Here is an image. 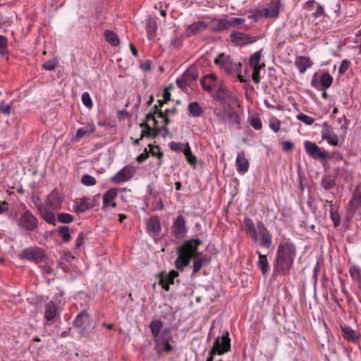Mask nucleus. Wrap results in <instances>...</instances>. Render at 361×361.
Wrapping results in <instances>:
<instances>
[{
    "mask_svg": "<svg viewBox=\"0 0 361 361\" xmlns=\"http://www.w3.org/2000/svg\"><path fill=\"white\" fill-rule=\"evenodd\" d=\"M185 145L180 143V142H171L169 143V147L171 150L174 152H183L184 150Z\"/></svg>",
    "mask_w": 361,
    "mask_h": 361,
    "instance_id": "680f3d73",
    "label": "nucleus"
},
{
    "mask_svg": "<svg viewBox=\"0 0 361 361\" xmlns=\"http://www.w3.org/2000/svg\"><path fill=\"white\" fill-rule=\"evenodd\" d=\"M295 63L301 74L304 73L307 69L310 68L313 64L311 59L307 56H298L296 59Z\"/></svg>",
    "mask_w": 361,
    "mask_h": 361,
    "instance_id": "cd10ccee",
    "label": "nucleus"
},
{
    "mask_svg": "<svg viewBox=\"0 0 361 361\" xmlns=\"http://www.w3.org/2000/svg\"><path fill=\"white\" fill-rule=\"evenodd\" d=\"M341 331L343 333V338L348 341H352L355 343H358L360 340V335L351 327L347 325L341 326Z\"/></svg>",
    "mask_w": 361,
    "mask_h": 361,
    "instance_id": "412c9836",
    "label": "nucleus"
},
{
    "mask_svg": "<svg viewBox=\"0 0 361 361\" xmlns=\"http://www.w3.org/2000/svg\"><path fill=\"white\" fill-rule=\"evenodd\" d=\"M207 28V24L204 21H195L187 26L184 32L185 36L188 38L191 37L203 32Z\"/></svg>",
    "mask_w": 361,
    "mask_h": 361,
    "instance_id": "dca6fc26",
    "label": "nucleus"
},
{
    "mask_svg": "<svg viewBox=\"0 0 361 361\" xmlns=\"http://www.w3.org/2000/svg\"><path fill=\"white\" fill-rule=\"evenodd\" d=\"M333 82V77L329 73H324L320 78L322 90H326L331 87Z\"/></svg>",
    "mask_w": 361,
    "mask_h": 361,
    "instance_id": "c03bdc74",
    "label": "nucleus"
},
{
    "mask_svg": "<svg viewBox=\"0 0 361 361\" xmlns=\"http://www.w3.org/2000/svg\"><path fill=\"white\" fill-rule=\"evenodd\" d=\"M282 8L281 0H270L267 7L261 11L265 18H277Z\"/></svg>",
    "mask_w": 361,
    "mask_h": 361,
    "instance_id": "4468645a",
    "label": "nucleus"
},
{
    "mask_svg": "<svg viewBox=\"0 0 361 361\" xmlns=\"http://www.w3.org/2000/svg\"><path fill=\"white\" fill-rule=\"evenodd\" d=\"M177 86L180 88L182 90H187L188 86L190 85L189 83L186 81V80L181 75L176 80Z\"/></svg>",
    "mask_w": 361,
    "mask_h": 361,
    "instance_id": "e2e57ef3",
    "label": "nucleus"
},
{
    "mask_svg": "<svg viewBox=\"0 0 361 361\" xmlns=\"http://www.w3.org/2000/svg\"><path fill=\"white\" fill-rule=\"evenodd\" d=\"M95 131L94 123H87L82 128L78 129L75 135L76 140H80L85 135H90Z\"/></svg>",
    "mask_w": 361,
    "mask_h": 361,
    "instance_id": "72a5a7b5",
    "label": "nucleus"
},
{
    "mask_svg": "<svg viewBox=\"0 0 361 361\" xmlns=\"http://www.w3.org/2000/svg\"><path fill=\"white\" fill-rule=\"evenodd\" d=\"M41 216L42 219L47 222L48 224L55 225L56 224V218L52 212L53 210H51L47 207H44V204H38L37 206Z\"/></svg>",
    "mask_w": 361,
    "mask_h": 361,
    "instance_id": "b1692460",
    "label": "nucleus"
},
{
    "mask_svg": "<svg viewBox=\"0 0 361 361\" xmlns=\"http://www.w3.org/2000/svg\"><path fill=\"white\" fill-rule=\"evenodd\" d=\"M59 307L54 301H49L44 305V317L47 322L45 325H49V322H54L60 317Z\"/></svg>",
    "mask_w": 361,
    "mask_h": 361,
    "instance_id": "f8f14e48",
    "label": "nucleus"
},
{
    "mask_svg": "<svg viewBox=\"0 0 361 361\" xmlns=\"http://www.w3.org/2000/svg\"><path fill=\"white\" fill-rule=\"evenodd\" d=\"M214 64L226 73L228 75H233L235 72H242L241 62H235L230 55L221 53L214 60Z\"/></svg>",
    "mask_w": 361,
    "mask_h": 361,
    "instance_id": "20e7f679",
    "label": "nucleus"
},
{
    "mask_svg": "<svg viewBox=\"0 0 361 361\" xmlns=\"http://www.w3.org/2000/svg\"><path fill=\"white\" fill-rule=\"evenodd\" d=\"M163 326V323L160 319L153 320L149 324V328L154 337H159V333Z\"/></svg>",
    "mask_w": 361,
    "mask_h": 361,
    "instance_id": "37998d69",
    "label": "nucleus"
},
{
    "mask_svg": "<svg viewBox=\"0 0 361 361\" xmlns=\"http://www.w3.org/2000/svg\"><path fill=\"white\" fill-rule=\"evenodd\" d=\"M177 114V108L173 106L171 109H165L163 111H159V115L157 116V118H160L162 119L163 126H166L170 123L171 121L169 119V116L172 114Z\"/></svg>",
    "mask_w": 361,
    "mask_h": 361,
    "instance_id": "473e14b6",
    "label": "nucleus"
},
{
    "mask_svg": "<svg viewBox=\"0 0 361 361\" xmlns=\"http://www.w3.org/2000/svg\"><path fill=\"white\" fill-rule=\"evenodd\" d=\"M135 171L136 169L134 166L127 165L112 176L111 180L117 184L128 181L133 178Z\"/></svg>",
    "mask_w": 361,
    "mask_h": 361,
    "instance_id": "9b49d317",
    "label": "nucleus"
},
{
    "mask_svg": "<svg viewBox=\"0 0 361 361\" xmlns=\"http://www.w3.org/2000/svg\"><path fill=\"white\" fill-rule=\"evenodd\" d=\"M156 126H158V121L157 117L154 115V112H148L146 114L145 121L140 124V126L142 130L148 129Z\"/></svg>",
    "mask_w": 361,
    "mask_h": 361,
    "instance_id": "2f4dec72",
    "label": "nucleus"
},
{
    "mask_svg": "<svg viewBox=\"0 0 361 361\" xmlns=\"http://www.w3.org/2000/svg\"><path fill=\"white\" fill-rule=\"evenodd\" d=\"M179 276V274L177 271L171 270L166 276L161 277L159 284L162 287L164 290L166 291H169L170 289V285L174 283V279Z\"/></svg>",
    "mask_w": 361,
    "mask_h": 361,
    "instance_id": "4be33fe9",
    "label": "nucleus"
},
{
    "mask_svg": "<svg viewBox=\"0 0 361 361\" xmlns=\"http://www.w3.org/2000/svg\"><path fill=\"white\" fill-rule=\"evenodd\" d=\"M105 39L112 46H118L120 44L119 38L116 33L111 30H106L104 32Z\"/></svg>",
    "mask_w": 361,
    "mask_h": 361,
    "instance_id": "ea45409f",
    "label": "nucleus"
},
{
    "mask_svg": "<svg viewBox=\"0 0 361 361\" xmlns=\"http://www.w3.org/2000/svg\"><path fill=\"white\" fill-rule=\"evenodd\" d=\"M228 20V28L229 27H238L241 24L244 23L245 19L243 18H231Z\"/></svg>",
    "mask_w": 361,
    "mask_h": 361,
    "instance_id": "5fc2aeb1",
    "label": "nucleus"
},
{
    "mask_svg": "<svg viewBox=\"0 0 361 361\" xmlns=\"http://www.w3.org/2000/svg\"><path fill=\"white\" fill-rule=\"evenodd\" d=\"M236 170L240 174H245L248 171L250 163L244 151L238 153L235 160Z\"/></svg>",
    "mask_w": 361,
    "mask_h": 361,
    "instance_id": "6ab92c4d",
    "label": "nucleus"
},
{
    "mask_svg": "<svg viewBox=\"0 0 361 361\" xmlns=\"http://www.w3.org/2000/svg\"><path fill=\"white\" fill-rule=\"evenodd\" d=\"M262 49L259 51H255L254 54H252L250 56V57L249 59V63L253 69L262 68V67L264 66V64L263 65L260 64V61H261V58H262Z\"/></svg>",
    "mask_w": 361,
    "mask_h": 361,
    "instance_id": "f704fd0d",
    "label": "nucleus"
},
{
    "mask_svg": "<svg viewBox=\"0 0 361 361\" xmlns=\"http://www.w3.org/2000/svg\"><path fill=\"white\" fill-rule=\"evenodd\" d=\"M8 39L4 35H0V54L5 56L8 54Z\"/></svg>",
    "mask_w": 361,
    "mask_h": 361,
    "instance_id": "603ef678",
    "label": "nucleus"
},
{
    "mask_svg": "<svg viewBox=\"0 0 361 361\" xmlns=\"http://www.w3.org/2000/svg\"><path fill=\"white\" fill-rule=\"evenodd\" d=\"M256 253L258 255L257 267L260 269L262 274L266 276L269 269V264L266 255H262L259 251L257 250Z\"/></svg>",
    "mask_w": 361,
    "mask_h": 361,
    "instance_id": "c756f323",
    "label": "nucleus"
},
{
    "mask_svg": "<svg viewBox=\"0 0 361 361\" xmlns=\"http://www.w3.org/2000/svg\"><path fill=\"white\" fill-rule=\"evenodd\" d=\"M250 124L255 130H260L262 126L261 119L257 116H252L250 118Z\"/></svg>",
    "mask_w": 361,
    "mask_h": 361,
    "instance_id": "bf43d9fd",
    "label": "nucleus"
},
{
    "mask_svg": "<svg viewBox=\"0 0 361 361\" xmlns=\"http://www.w3.org/2000/svg\"><path fill=\"white\" fill-rule=\"evenodd\" d=\"M202 243V240L197 239H190L185 241L177 248L178 257L175 261L176 268L183 271L188 267L193 258H196L198 255V247Z\"/></svg>",
    "mask_w": 361,
    "mask_h": 361,
    "instance_id": "7ed1b4c3",
    "label": "nucleus"
},
{
    "mask_svg": "<svg viewBox=\"0 0 361 361\" xmlns=\"http://www.w3.org/2000/svg\"><path fill=\"white\" fill-rule=\"evenodd\" d=\"M326 202L330 204V217L334 222V226L337 227L340 225L341 223L340 215L338 212L334 210L333 204L331 201L326 200Z\"/></svg>",
    "mask_w": 361,
    "mask_h": 361,
    "instance_id": "09e8293b",
    "label": "nucleus"
},
{
    "mask_svg": "<svg viewBox=\"0 0 361 361\" xmlns=\"http://www.w3.org/2000/svg\"><path fill=\"white\" fill-rule=\"evenodd\" d=\"M12 105L1 104L0 105V112L4 115H9L11 112Z\"/></svg>",
    "mask_w": 361,
    "mask_h": 361,
    "instance_id": "338daca9",
    "label": "nucleus"
},
{
    "mask_svg": "<svg viewBox=\"0 0 361 361\" xmlns=\"http://www.w3.org/2000/svg\"><path fill=\"white\" fill-rule=\"evenodd\" d=\"M207 261L206 257L196 258L193 262L192 275L197 274L202 267L203 264Z\"/></svg>",
    "mask_w": 361,
    "mask_h": 361,
    "instance_id": "3c124183",
    "label": "nucleus"
},
{
    "mask_svg": "<svg viewBox=\"0 0 361 361\" xmlns=\"http://www.w3.org/2000/svg\"><path fill=\"white\" fill-rule=\"evenodd\" d=\"M350 65V61L347 59H344L341 61V66L338 68V73L340 75L344 74L348 70Z\"/></svg>",
    "mask_w": 361,
    "mask_h": 361,
    "instance_id": "0e129e2a",
    "label": "nucleus"
},
{
    "mask_svg": "<svg viewBox=\"0 0 361 361\" xmlns=\"http://www.w3.org/2000/svg\"><path fill=\"white\" fill-rule=\"evenodd\" d=\"M88 315L85 311L79 313L75 318L73 325L75 327H82L87 320Z\"/></svg>",
    "mask_w": 361,
    "mask_h": 361,
    "instance_id": "a18cd8bd",
    "label": "nucleus"
},
{
    "mask_svg": "<svg viewBox=\"0 0 361 361\" xmlns=\"http://www.w3.org/2000/svg\"><path fill=\"white\" fill-rule=\"evenodd\" d=\"M45 257L44 251L38 247H30L23 250L19 254V258L35 262H42Z\"/></svg>",
    "mask_w": 361,
    "mask_h": 361,
    "instance_id": "423d86ee",
    "label": "nucleus"
},
{
    "mask_svg": "<svg viewBox=\"0 0 361 361\" xmlns=\"http://www.w3.org/2000/svg\"><path fill=\"white\" fill-rule=\"evenodd\" d=\"M243 222L245 231L252 242L264 248L270 247L272 244V235L262 222H258L255 226L253 221L249 217H245Z\"/></svg>",
    "mask_w": 361,
    "mask_h": 361,
    "instance_id": "f03ea898",
    "label": "nucleus"
},
{
    "mask_svg": "<svg viewBox=\"0 0 361 361\" xmlns=\"http://www.w3.org/2000/svg\"><path fill=\"white\" fill-rule=\"evenodd\" d=\"M59 235L65 242H69L71 239L69 228L66 226H61L57 228Z\"/></svg>",
    "mask_w": 361,
    "mask_h": 361,
    "instance_id": "8fccbe9b",
    "label": "nucleus"
},
{
    "mask_svg": "<svg viewBox=\"0 0 361 361\" xmlns=\"http://www.w3.org/2000/svg\"><path fill=\"white\" fill-rule=\"evenodd\" d=\"M147 230L152 235H158L161 231L159 219L157 217L149 218L147 221Z\"/></svg>",
    "mask_w": 361,
    "mask_h": 361,
    "instance_id": "c85d7f7f",
    "label": "nucleus"
},
{
    "mask_svg": "<svg viewBox=\"0 0 361 361\" xmlns=\"http://www.w3.org/2000/svg\"><path fill=\"white\" fill-rule=\"evenodd\" d=\"M182 75L189 85L195 81L198 78L197 69L194 67H190L183 73Z\"/></svg>",
    "mask_w": 361,
    "mask_h": 361,
    "instance_id": "4c0bfd02",
    "label": "nucleus"
},
{
    "mask_svg": "<svg viewBox=\"0 0 361 361\" xmlns=\"http://www.w3.org/2000/svg\"><path fill=\"white\" fill-rule=\"evenodd\" d=\"M296 246L290 238L282 237L279 241L274 262V274L289 275L296 257Z\"/></svg>",
    "mask_w": 361,
    "mask_h": 361,
    "instance_id": "f257e3e1",
    "label": "nucleus"
},
{
    "mask_svg": "<svg viewBox=\"0 0 361 361\" xmlns=\"http://www.w3.org/2000/svg\"><path fill=\"white\" fill-rule=\"evenodd\" d=\"M183 154L185 157V159L188 164H190L191 166H195L197 164V158L196 157L192 154L190 147L188 143L185 144Z\"/></svg>",
    "mask_w": 361,
    "mask_h": 361,
    "instance_id": "a19ab883",
    "label": "nucleus"
},
{
    "mask_svg": "<svg viewBox=\"0 0 361 361\" xmlns=\"http://www.w3.org/2000/svg\"><path fill=\"white\" fill-rule=\"evenodd\" d=\"M349 274L355 281L359 284H361V271L357 266H351L349 269Z\"/></svg>",
    "mask_w": 361,
    "mask_h": 361,
    "instance_id": "49530a36",
    "label": "nucleus"
},
{
    "mask_svg": "<svg viewBox=\"0 0 361 361\" xmlns=\"http://www.w3.org/2000/svg\"><path fill=\"white\" fill-rule=\"evenodd\" d=\"M188 111L192 116L199 117L203 114L204 110L197 102H194L189 104Z\"/></svg>",
    "mask_w": 361,
    "mask_h": 361,
    "instance_id": "79ce46f5",
    "label": "nucleus"
},
{
    "mask_svg": "<svg viewBox=\"0 0 361 361\" xmlns=\"http://www.w3.org/2000/svg\"><path fill=\"white\" fill-rule=\"evenodd\" d=\"M73 219V216L68 213H60L58 215V220L61 223L69 224L71 223Z\"/></svg>",
    "mask_w": 361,
    "mask_h": 361,
    "instance_id": "6e6d98bb",
    "label": "nucleus"
},
{
    "mask_svg": "<svg viewBox=\"0 0 361 361\" xmlns=\"http://www.w3.org/2000/svg\"><path fill=\"white\" fill-rule=\"evenodd\" d=\"M157 22L153 18H149L147 20L146 30L147 32V37L149 39L154 38L157 34Z\"/></svg>",
    "mask_w": 361,
    "mask_h": 361,
    "instance_id": "c9c22d12",
    "label": "nucleus"
},
{
    "mask_svg": "<svg viewBox=\"0 0 361 361\" xmlns=\"http://www.w3.org/2000/svg\"><path fill=\"white\" fill-rule=\"evenodd\" d=\"M166 333H169V330L164 329L159 337L154 338L155 350L159 355L163 353H169L173 350V346L169 343L172 337L171 335L166 336Z\"/></svg>",
    "mask_w": 361,
    "mask_h": 361,
    "instance_id": "6e6552de",
    "label": "nucleus"
},
{
    "mask_svg": "<svg viewBox=\"0 0 361 361\" xmlns=\"http://www.w3.org/2000/svg\"><path fill=\"white\" fill-rule=\"evenodd\" d=\"M18 226L27 231H33L38 226V220L30 211L26 209L20 214Z\"/></svg>",
    "mask_w": 361,
    "mask_h": 361,
    "instance_id": "39448f33",
    "label": "nucleus"
},
{
    "mask_svg": "<svg viewBox=\"0 0 361 361\" xmlns=\"http://www.w3.org/2000/svg\"><path fill=\"white\" fill-rule=\"evenodd\" d=\"M230 39L232 43L240 46L255 42V39H252L250 35L238 31L233 32L230 35Z\"/></svg>",
    "mask_w": 361,
    "mask_h": 361,
    "instance_id": "a211bd4d",
    "label": "nucleus"
},
{
    "mask_svg": "<svg viewBox=\"0 0 361 361\" xmlns=\"http://www.w3.org/2000/svg\"><path fill=\"white\" fill-rule=\"evenodd\" d=\"M228 29V20L221 18L216 20V25L212 28L214 32H219Z\"/></svg>",
    "mask_w": 361,
    "mask_h": 361,
    "instance_id": "de8ad7c7",
    "label": "nucleus"
},
{
    "mask_svg": "<svg viewBox=\"0 0 361 361\" xmlns=\"http://www.w3.org/2000/svg\"><path fill=\"white\" fill-rule=\"evenodd\" d=\"M336 185L334 177L331 175H325L322 177L321 181L322 187L325 190H330Z\"/></svg>",
    "mask_w": 361,
    "mask_h": 361,
    "instance_id": "58836bf2",
    "label": "nucleus"
},
{
    "mask_svg": "<svg viewBox=\"0 0 361 361\" xmlns=\"http://www.w3.org/2000/svg\"><path fill=\"white\" fill-rule=\"evenodd\" d=\"M82 104L87 108L90 109L93 106V102L91 99L90 94L87 92H85L82 94Z\"/></svg>",
    "mask_w": 361,
    "mask_h": 361,
    "instance_id": "4d7b16f0",
    "label": "nucleus"
},
{
    "mask_svg": "<svg viewBox=\"0 0 361 361\" xmlns=\"http://www.w3.org/2000/svg\"><path fill=\"white\" fill-rule=\"evenodd\" d=\"M169 133V130L166 126H152L148 129H143L142 130L140 140H142L143 138H156L159 135H161L162 137H165Z\"/></svg>",
    "mask_w": 361,
    "mask_h": 361,
    "instance_id": "ddd939ff",
    "label": "nucleus"
},
{
    "mask_svg": "<svg viewBox=\"0 0 361 361\" xmlns=\"http://www.w3.org/2000/svg\"><path fill=\"white\" fill-rule=\"evenodd\" d=\"M166 104L165 102H164V99H158L157 104H154L153 107L152 108L151 111L149 112H154V115L157 116L159 115V111H163L164 110L161 109L164 104Z\"/></svg>",
    "mask_w": 361,
    "mask_h": 361,
    "instance_id": "13d9d810",
    "label": "nucleus"
},
{
    "mask_svg": "<svg viewBox=\"0 0 361 361\" xmlns=\"http://www.w3.org/2000/svg\"><path fill=\"white\" fill-rule=\"evenodd\" d=\"M217 77L214 73H209L205 75L200 80L202 89L209 93L212 92V85H207V82L211 81L216 85Z\"/></svg>",
    "mask_w": 361,
    "mask_h": 361,
    "instance_id": "7c9ffc66",
    "label": "nucleus"
},
{
    "mask_svg": "<svg viewBox=\"0 0 361 361\" xmlns=\"http://www.w3.org/2000/svg\"><path fill=\"white\" fill-rule=\"evenodd\" d=\"M148 147L149 148L148 151L149 154L157 157L159 159L158 166H161L164 153L161 151L160 147L158 145H154L152 144H149Z\"/></svg>",
    "mask_w": 361,
    "mask_h": 361,
    "instance_id": "e433bc0d",
    "label": "nucleus"
},
{
    "mask_svg": "<svg viewBox=\"0 0 361 361\" xmlns=\"http://www.w3.org/2000/svg\"><path fill=\"white\" fill-rule=\"evenodd\" d=\"M62 203V198L61 197L59 192L54 190L47 196L44 207H47L51 210H58L61 208Z\"/></svg>",
    "mask_w": 361,
    "mask_h": 361,
    "instance_id": "f3484780",
    "label": "nucleus"
},
{
    "mask_svg": "<svg viewBox=\"0 0 361 361\" xmlns=\"http://www.w3.org/2000/svg\"><path fill=\"white\" fill-rule=\"evenodd\" d=\"M324 128L322 130V138L327 141V142L333 146H337L338 145V137L331 129L330 126L327 123L323 124Z\"/></svg>",
    "mask_w": 361,
    "mask_h": 361,
    "instance_id": "aec40b11",
    "label": "nucleus"
},
{
    "mask_svg": "<svg viewBox=\"0 0 361 361\" xmlns=\"http://www.w3.org/2000/svg\"><path fill=\"white\" fill-rule=\"evenodd\" d=\"M297 118L307 125H312L314 121L313 118L304 114H298Z\"/></svg>",
    "mask_w": 361,
    "mask_h": 361,
    "instance_id": "052dcab7",
    "label": "nucleus"
},
{
    "mask_svg": "<svg viewBox=\"0 0 361 361\" xmlns=\"http://www.w3.org/2000/svg\"><path fill=\"white\" fill-rule=\"evenodd\" d=\"M81 183L87 186H92L96 185L97 180L93 176L89 174H85L82 176Z\"/></svg>",
    "mask_w": 361,
    "mask_h": 361,
    "instance_id": "864d4df0",
    "label": "nucleus"
},
{
    "mask_svg": "<svg viewBox=\"0 0 361 361\" xmlns=\"http://www.w3.org/2000/svg\"><path fill=\"white\" fill-rule=\"evenodd\" d=\"M172 88H173L172 86H168V87H165L164 90V92L162 94V97H163L164 102H165L166 103H167L168 102H169L171 100L170 90H171Z\"/></svg>",
    "mask_w": 361,
    "mask_h": 361,
    "instance_id": "69168bd1",
    "label": "nucleus"
},
{
    "mask_svg": "<svg viewBox=\"0 0 361 361\" xmlns=\"http://www.w3.org/2000/svg\"><path fill=\"white\" fill-rule=\"evenodd\" d=\"M188 228L185 218L182 215H179L173 221L171 226V233L176 239H183L187 234Z\"/></svg>",
    "mask_w": 361,
    "mask_h": 361,
    "instance_id": "9d476101",
    "label": "nucleus"
},
{
    "mask_svg": "<svg viewBox=\"0 0 361 361\" xmlns=\"http://www.w3.org/2000/svg\"><path fill=\"white\" fill-rule=\"evenodd\" d=\"M118 195L117 190L116 188H111L103 196V204L104 207H111L115 208L116 203L114 200Z\"/></svg>",
    "mask_w": 361,
    "mask_h": 361,
    "instance_id": "bb28decb",
    "label": "nucleus"
},
{
    "mask_svg": "<svg viewBox=\"0 0 361 361\" xmlns=\"http://www.w3.org/2000/svg\"><path fill=\"white\" fill-rule=\"evenodd\" d=\"M304 147L306 153L314 159L325 160L330 158L329 154L314 142L305 141Z\"/></svg>",
    "mask_w": 361,
    "mask_h": 361,
    "instance_id": "0eeeda50",
    "label": "nucleus"
},
{
    "mask_svg": "<svg viewBox=\"0 0 361 361\" xmlns=\"http://www.w3.org/2000/svg\"><path fill=\"white\" fill-rule=\"evenodd\" d=\"M75 211L84 212L90 208H93L97 204L95 197H82L75 200Z\"/></svg>",
    "mask_w": 361,
    "mask_h": 361,
    "instance_id": "2eb2a0df",
    "label": "nucleus"
},
{
    "mask_svg": "<svg viewBox=\"0 0 361 361\" xmlns=\"http://www.w3.org/2000/svg\"><path fill=\"white\" fill-rule=\"evenodd\" d=\"M214 99L219 102L224 103L227 99H231V94L223 84H219L216 91L212 94Z\"/></svg>",
    "mask_w": 361,
    "mask_h": 361,
    "instance_id": "5701e85b",
    "label": "nucleus"
},
{
    "mask_svg": "<svg viewBox=\"0 0 361 361\" xmlns=\"http://www.w3.org/2000/svg\"><path fill=\"white\" fill-rule=\"evenodd\" d=\"M221 118L225 123L228 122L232 124L237 125L240 123V118L238 113L231 108L224 109Z\"/></svg>",
    "mask_w": 361,
    "mask_h": 361,
    "instance_id": "393cba45",
    "label": "nucleus"
},
{
    "mask_svg": "<svg viewBox=\"0 0 361 361\" xmlns=\"http://www.w3.org/2000/svg\"><path fill=\"white\" fill-rule=\"evenodd\" d=\"M149 156V153L147 148H145L143 152L136 157V161L138 163L144 162Z\"/></svg>",
    "mask_w": 361,
    "mask_h": 361,
    "instance_id": "774afa93",
    "label": "nucleus"
},
{
    "mask_svg": "<svg viewBox=\"0 0 361 361\" xmlns=\"http://www.w3.org/2000/svg\"><path fill=\"white\" fill-rule=\"evenodd\" d=\"M216 348L217 355H223L231 351V338H229L228 331L223 333L221 336H217L214 342L211 349Z\"/></svg>",
    "mask_w": 361,
    "mask_h": 361,
    "instance_id": "1a4fd4ad",
    "label": "nucleus"
},
{
    "mask_svg": "<svg viewBox=\"0 0 361 361\" xmlns=\"http://www.w3.org/2000/svg\"><path fill=\"white\" fill-rule=\"evenodd\" d=\"M352 209L355 211L361 207V183L357 184L353 192L352 198L349 202Z\"/></svg>",
    "mask_w": 361,
    "mask_h": 361,
    "instance_id": "a878e982",
    "label": "nucleus"
}]
</instances>
